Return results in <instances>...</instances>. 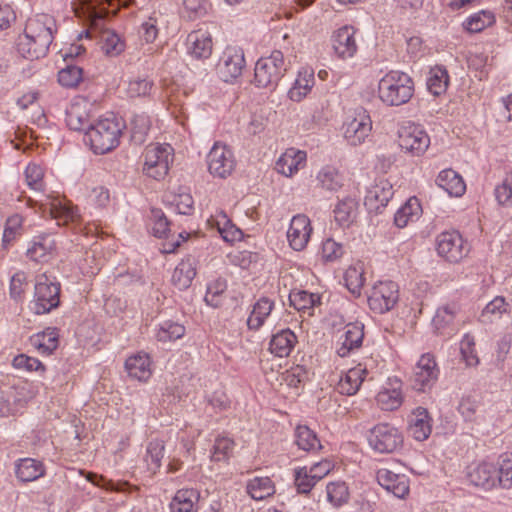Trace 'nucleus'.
Masks as SVG:
<instances>
[{
	"instance_id": "nucleus-1",
	"label": "nucleus",
	"mask_w": 512,
	"mask_h": 512,
	"mask_svg": "<svg viewBox=\"0 0 512 512\" xmlns=\"http://www.w3.org/2000/svg\"><path fill=\"white\" fill-rule=\"evenodd\" d=\"M468 482L484 491L508 490L512 487V453L502 454L497 463L482 461L470 465L466 474Z\"/></svg>"
},
{
	"instance_id": "nucleus-2",
	"label": "nucleus",
	"mask_w": 512,
	"mask_h": 512,
	"mask_svg": "<svg viewBox=\"0 0 512 512\" xmlns=\"http://www.w3.org/2000/svg\"><path fill=\"white\" fill-rule=\"evenodd\" d=\"M124 123L114 115L100 118L86 130L84 141L95 154H105L120 143Z\"/></svg>"
},
{
	"instance_id": "nucleus-3",
	"label": "nucleus",
	"mask_w": 512,
	"mask_h": 512,
	"mask_svg": "<svg viewBox=\"0 0 512 512\" xmlns=\"http://www.w3.org/2000/svg\"><path fill=\"white\" fill-rule=\"evenodd\" d=\"M378 97L387 106H401L414 94V82L405 72L391 70L378 83Z\"/></svg>"
},
{
	"instance_id": "nucleus-4",
	"label": "nucleus",
	"mask_w": 512,
	"mask_h": 512,
	"mask_svg": "<svg viewBox=\"0 0 512 512\" xmlns=\"http://www.w3.org/2000/svg\"><path fill=\"white\" fill-rule=\"evenodd\" d=\"M366 439L369 447L379 454H392L399 452L404 446L402 431L388 422L374 425L367 432Z\"/></svg>"
},
{
	"instance_id": "nucleus-5",
	"label": "nucleus",
	"mask_w": 512,
	"mask_h": 512,
	"mask_svg": "<svg viewBox=\"0 0 512 512\" xmlns=\"http://www.w3.org/2000/svg\"><path fill=\"white\" fill-rule=\"evenodd\" d=\"M379 361L373 356H367L356 366L350 368L342 375L337 383V390L343 395H355L362 383L366 380L372 381L378 373Z\"/></svg>"
},
{
	"instance_id": "nucleus-6",
	"label": "nucleus",
	"mask_w": 512,
	"mask_h": 512,
	"mask_svg": "<svg viewBox=\"0 0 512 512\" xmlns=\"http://www.w3.org/2000/svg\"><path fill=\"white\" fill-rule=\"evenodd\" d=\"M143 173L155 180L163 179L173 162L174 149L169 144H149L143 152Z\"/></svg>"
},
{
	"instance_id": "nucleus-7",
	"label": "nucleus",
	"mask_w": 512,
	"mask_h": 512,
	"mask_svg": "<svg viewBox=\"0 0 512 512\" xmlns=\"http://www.w3.org/2000/svg\"><path fill=\"white\" fill-rule=\"evenodd\" d=\"M284 55L274 50L267 57H261L255 64L254 81L258 87H275L286 72Z\"/></svg>"
},
{
	"instance_id": "nucleus-8",
	"label": "nucleus",
	"mask_w": 512,
	"mask_h": 512,
	"mask_svg": "<svg viewBox=\"0 0 512 512\" xmlns=\"http://www.w3.org/2000/svg\"><path fill=\"white\" fill-rule=\"evenodd\" d=\"M60 303V284L52 281L46 274L37 276L32 310L45 314L58 307Z\"/></svg>"
},
{
	"instance_id": "nucleus-9",
	"label": "nucleus",
	"mask_w": 512,
	"mask_h": 512,
	"mask_svg": "<svg viewBox=\"0 0 512 512\" xmlns=\"http://www.w3.org/2000/svg\"><path fill=\"white\" fill-rule=\"evenodd\" d=\"M398 144L403 152L419 157L429 148L430 137L422 126L408 122L398 130Z\"/></svg>"
},
{
	"instance_id": "nucleus-10",
	"label": "nucleus",
	"mask_w": 512,
	"mask_h": 512,
	"mask_svg": "<svg viewBox=\"0 0 512 512\" xmlns=\"http://www.w3.org/2000/svg\"><path fill=\"white\" fill-rule=\"evenodd\" d=\"M436 250L440 257L448 262L458 263L470 251L469 244L458 231H445L436 238Z\"/></svg>"
},
{
	"instance_id": "nucleus-11",
	"label": "nucleus",
	"mask_w": 512,
	"mask_h": 512,
	"mask_svg": "<svg viewBox=\"0 0 512 512\" xmlns=\"http://www.w3.org/2000/svg\"><path fill=\"white\" fill-rule=\"evenodd\" d=\"M207 165L212 176L225 179L234 171L236 160L229 146L215 142L207 155Z\"/></svg>"
},
{
	"instance_id": "nucleus-12",
	"label": "nucleus",
	"mask_w": 512,
	"mask_h": 512,
	"mask_svg": "<svg viewBox=\"0 0 512 512\" xmlns=\"http://www.w3.org/2000/svg\"><path fill=\"white\" fill-rule=\"evenodd\" d=\"M399 299V287L393 281H379L374 284L368 295V305L376 313L391 310Z\"/></svg>"
},
{
	"instance_id": "nucleus-13",
	"label": "nucleus",
	"mask_w": 512,
	"mask_h": 512,
	"mask_svg": "<svg viewBox=\"0 0 512 512\" xmlns=\"http://www.w3.org/2000/svg\"><path fill=\"white\" fill-rule=\"evenodd\" d=\"M245 67L244 52L239 47L229 46L224 51L217 65L218 73L225 82L238 78Z\"/></svg>"
},
{
	"instance_id": "nucleus-14",
	"label": "nucleus",
	"mask_w": 512,
	"mask_h": 512,
	"mask_svg": "<svg viewBox=\"0 0 512 512\" xmlns=\"http://www.w3.org/2000/svg\"><path fill=\"white\" fill-rule=\"evenodd\" d=\"M439 370L433 355L423 354L417 362L412 376V386L417 391L431 388L438 378Z\"/></svg>"
},
{
	"instance_id": "nucleus-15",
	"label": "nucleus",
	"mask_w": 512,
	"mask_h": 512,
	"mask_svg": "<svg viewBox=\"0 0 512 512\" xmlns=\"http://www.w3.org/2000/svg\"><path fill=\"white\" fill-rule=\"evenodd\" d=\"M372 130V121L364 109L357 110L355 116L344 125V137L351 145H359L365 141Z\"/></svg>"
},
{
	"instance_id": "nucleus-16",
	"label": "nucleus",
	"mask_w": 512,
	"mask_h": 512,
	"mask_svg": "<svg viewBox=\"0 0 512 512\" xmlns=\"http://www.w3.org/2000/svg\"><path fill=\"white\" fill-rule=\"evenodd\" d=\"M313 228L311 221L305 214H297L291 219L287 239L290 247L295 251L304 250L310 240Z\"/></svg>"
},
{
	"instance_id": "nucleus-17",
	"label": "nucleus",
	"mask_w": 512,
	"mask_h": 512,
	"mask_svg": "<svg viewBox=\"0 0 512 512\" xmlns=\"http://www.w3.org/2000/svg\"><path fill=\"white\" fill-rule=\"evenodd\" d=\"M55 30L56 23L52 16L37 14L35 17L28 19L24 32L28 33L30 37L38 38V44L42 49L44 45H51Z\"/></svg>"
},
{
	"instance_id": "nucleus-18",
	"label": "nucleus",
	"mask_w": 512,
	"mask_h": 512,
	"mask_svg": "<svg viewBox=\"0 0 512 512\" xmlns=\"http://www.w3.org/2000/svg\"><path fill=\"white\" fill-rule=\"evenodd\" d=\"M90 103L84 98H75L66 110V124L74 131H85L91 123Z\"/></svg>"
},
{
	"instance_id": "nucleus-19",
	"label": "nucleus",
	"mask_w": 512,
	"mask_h": 512,
	"mask_svg": "<svg viewBox=\"0 0 512 512\" xmlns=\"http://www.w3.org/2000/svg\"><path fill=\"white\" fill-rule=\"evenodd\" d=\"M41 207L43 212H48L59 226L75 223L79 219L77 209L64 198L49 197L48 201L42 204Z\"/></svg>"
},
{
	"instance_id": "nucleus-20",
	"label": "nucleus",
	"mask_w": 512,
	"mask_h": 512,
	"mask_svg": "<svg viewBox=\"0 0 512 512\" xmlns=\"http://www.w3.org/2000/svg\"><path fill=\"white\" fill-rule=\"evenodd\" d=\"M188 53L195 59H207L213 50V40L209 31L198 29L188 34L186 39Z\"/></svg>"
},
{
	"instance_id": "nucleus-21",
	"label": "nucleus",
	"mask_w": 512,
	"mask_h": 512,
	"mask_svg": "<svg viewBox=\"0 0 512 512\" xmlns=\"http://www.w3.org/2000/svg\"><path fill=\"white\" fill-rule=\"evenodd\" d=\"M376 478L385 490L398 498H404L409 493V480L404 474L381 468L377 471Z\"/></svg>"
},
{
	"instance_id": "nucleus-22",
	"label": "nucleus",
	"mask_w": 512,
	"mask_h": 512,
	"mask_svg": "<svg viewBox=\"0 0 512 512\" xmlns=\"http://www.w3.org/2000/svg\"><path fill=\"white\" fill-rule=\"evenodd\" d=\"M306 160L305 151L288 148L276 161L275 170L286 177H292L305 166Z\"/></svg>"
},
{
	"instance_id": "nucleus-23",
	"label": "nucleus",
	"mask_w": 512,
	"mask_h": 512,
	"mask_svg": "<svg viewBox=\"0 0 512 512\" xmlns=\"http://www.w3.org/2000/svg\"><path fill=\"white\" fill-rule=\"evenodd\" d=\"M332 46L339 58H351L357 52L355 31L351 26H344L333 33Z\"/></svg>"
},
{
	"instance_id": "nucleus-24",
	"label": "nucleus",
	"mask_w": 512,
	"mask_h": 512,
	"mask_svg": "<svg viewBox=\"0 0 512 512\" xmlns=\"http://www.w3.org/2000/svg\"><path fill=\"white\" fill-rule=\"evenodd\" d=\"M408 432L417 441L428 439L432 432V418L426 408L417 407L408 419Z\"/></svg>"
},
{
	"instance_id": "nucleus-25",
	"label": "nucleus",
	"mask_w": 512,
	"mask_h": 512,
	"mask_svg": "<svg viewBox=\"0 0 512 512\" xmlns=\"http://www.w3.org/2000/svg\"><path fill=\"white\" fill-rule=\"evenodd\" d=\"M151 366L150 356L143 352L131 355L125 361V369L128 375L141 382H146L151 377Z\"/></svg>"
},
{
	"instance_id": "nucleus-26",
	"label": "nucleus",
	"mask_w": 512,
	"mask_h": 512,
	"mask_svg": "<svg viewBox=\"0 0 512 512\" xmlns=\"http://www.w3.org/2000/svg\"><path fill=\"white\" fill-rule=\"evenodd\" d=\"M403 399L401 382L397 379L391 380L376 396L378 406L384 411L398 409L402 405Z\"/></svg>"
},
{
	"instance_id": "nucleus-27",
	"label": "nucleus",
	"mask_w": 512,
	"mask_h": 512,
	"mask_svg": "<svg viewBox=\"0 0 512 512\" xmlns=\"http://www.w3.org/2000/svg\"><path fill=\"white\" fill-rule=\"evenodd\" d=\"M343 342L337 349L340 357H346L351 351L361 346L364 338V325L359 322L349 323L344 327Z\"/></svg>"
},
{
	"instance_id": "nucleus-28",
	"label": "nucleus",
	"mask_w": 512,
	"mask_h": 512,
	"mask_svg": "<svg viewBox=\"0 0 512 512\" xmlns=\"http://www.w3.org/2000/svg\"><path fill=\"white\" fill-rule=\"evenodd\" d=\"M199 499L200 492L197 489H179L169 504L170 512H196V504Z\"/></svg>"
},
{
	"instance_id": "nucleus-29",
	"label": "nucleus",
	"mask_w": 512,
	"mask_h": 512,
	"mask_svg": "<svg viewBox=\"0 0 512 512\" xmlns=\"http://www.w3.org/2000/svg\"><path fill=\"white\" fill-rule=\"evenodd\" d=\"M196 276V261L189 256L181 260L175 267L172 274V284L179 290H185L190 287Z\"/></svg>"
},
{
	"instance_id": "nucleus-30",
	"label": "nucleus",
	"mask_w": 512,
	"mask_h": 512,
	"mask_svg": "<svg viewBox=\"0 0 512 512\" xmlns=\"http://www.w3.org/2000/svg\"><path fill=\"white\" fill-rule=\"evenodd\" d=\"M54 253L55 241L48 235L36 237L27 249V256L35 262H48Z\"/></svg>"
},
{
	"instance_id": "nucleus-31",
	"label": "nucleus",
	"mask_w": 512,
	"mask_h": 512,
	"mask_svg": "<svg viewBox=\"0 0 512 512\" xmlns=\"http://www.w3.org/2000/svg\"><path fill=\"white\" fill-rule=\"evenodd\" d=\"M436 183L450 196L454 197L462 196L466 190L463 178L452 169L442 170L436 178Z\"/></svg>"
},
{
	"instance_id": "nucleus-32",
	"label": "nucleus",
	"mask_w": 512,
	"mask_h": 512,
	"mask_svg": "<svg viewBox=\"0 0 512 512\" xmlns=\"http://www.w3.org/2000/svg\"><path fill=\"white\" fill-rule=\"evenodd\" d=\"M315 84L314 72L304 69L299 71L293 86L288 91V97L294 102L302 101L312 90Z\"/></svg>"
},
{
	"instance_id": "nucleus-33",
	"label": "nucleus",
	"mask_w": 512,
	"mask_h": 512,
	"mask_svg": "<svg viewBox=\"0 0 512 512\" xmlns=\"http://www.w3.org/2000/svg\"><path fill=\"white\" fill-rule=\"evenodd\" d=\"M297 343V337L290 329H283L273 335L269 349L272 354L278 357H287Z\"/></svg>"
},
{
	"instance_id": "nucleus-34",
	"label": "nucleus",
	"mask_w": 512,
	"mask_h": 512,
	"mask_svg": "<svg viewBox=\"0 0 512 512\" xmlns=\"http://www.w3.org/2000/svg\"><path fill=\"white\" fill-rule=\"evenodd\" d=\"M30 343L39 354L50 355L58 347L59 333L55 328H47L31 336Z\"/></svg>"
},
{
	"instance_id": "nucleus-35",
	"label": "nucleus",
	"mask_w": 512,
	"mask_h": 512,
	"mask_svg": "<svg viewBox=\"0 0 512 512\" xmlns=\"http://www.w3.org/2000/svg\"><path fill=\"white\" fill-rule=\"evenodd\" d=\"M45 467L41 461L24 458L16 465V476L22 482H32L44 476Z\"/></svg>"
},
{
	"instance_id": "nucleus-36",
	"label": "nucleus",
	"mask_w": 512,
	"mask_h": 512,
	"mask_svg": "<svg viewBox=\"0 0 512 512\" xmlns=\"http://www.w3.org/2000/svg\"><path fill=\"white\" fill-rule=\"evenodd\" d=\"M365 280V267L361 261L350 265L344 273L345 286L355 297L361 295Z\"/></svg>"
},
{
	"instance_id": "nucleus-37",
	"label": "nucleus",
	"mask_w": 512,
	"mask_h": 512,
	"mask_svg": "<svg viewBox=\"0 0 512 512\" xmlns=\"http://www.w3.org/2000/svg\"><path fill=\"white\" fill-rule=\"evenodd\" d=\"M458 309L455 305H445L439 307L432 319V325L435 331L441 335H449L452 331V325Z\"/></svg>"
},
{
	"instance_id": "nucleus-38",
	"label": "nucleus",
	"mask_w": 512,
	"mask_h": 512,
	"mask_svg": "<svg viewBox=\"0 0 512 512\" xmlns=\"http://www.w3.org/2000/svg\"><path fill=\"white\" fill-rule=\"evenodd\" d=\"M38 38L30 37V35L24 32L23 35L19 36L17 43L18 52L26 59H39L45 56L48 52L50 45H44L41 49L39 46Z\"/></svg>"
},
{
	"instance_id": "nucleus-39",
	"label": "nucleus",
	"mask_w": 512,
	"mask_h": 512,
	"mask_svg": "<svg viewBox=\"0 0 512 512\" xmlns=\"http://www.w3.org/2000/svg\"><path fill=\"white\" fill-rule=\"evenodd\" d=\"M358 203L351 197L338 202L334 209L335 221L342 227H349L356 219Z\"/></svg>"
},
{
	"instance_id": "nucleus-40",
	"label": "nucleus",
	"mask_w": 512,
	"mask_h": 512,
	"mask_svg": "<svg viewBox=\"0 0 512 512\" xmlns=\"http://www.w3.org/2000/svg\"><path fill=\"white\" fill-rule=\"evenodd\" d=\"M421 213L422 208L419 200L416 197H411L395 213V225L399 228H404L409 222H413L418 219Z\"/></svg>"
},
{
	"instance_id": "nucleus-41",
	"label": "nucleus",
	"mask_w": 512,
	"mask_h": 512,
	"mask_svg": "<svg viewBox=\"0 0 512 512\" xmlns=\"http://www.w3.org/2000/svg\"><path fill=\"white\" fill-rule=\"evenodd\" d=\"M295 443L306 452H316L322 448L316 433L306 425H298L295 429Z\"/></svg>"
},
{
	"instance_id": "nucleus-42",
	"label": "nucleus",
	"mask_w": 512,
	"mask_h": 512,
	"mask_svg": "<svg viewBox=\"0 0 512 512\" xmlns=\"http://www.w3.org/2000/svg\"><path fill=\"white\" fill-rule=\"evenodd\" d=\"M274 303L268 298L259 299L247 319V326L251 330H258L272 312Z\"/></svg>"
},
{
	"instance_id": "nucleus-43",
	"label": "nucleus",
	"mask_w": 512,
	"mask_h": 512,
	"mask_svg": "<svg viewBox=\"0 0 512 512\" xmlns=\"http://www.w3.org/2000/svg\"><path fill=\"white\" fill-rule=\"evenodd\" d=\"M100 47L108 57H116L125 50V42L112 30H103L100 35Z\"/></svg>"
},
{
	"instance_id": "nucleus-44",
	"label": "nucleus",
	"mask_w": 512,
	"mask_h": 512,
	"mask_svg": "<svg viewBox=\"0 0 512 512\" xmlns=\"http://www.w3.org/2000/svg\"><path fill=\"white\" fill-rule=\"evenodd\" d=\"M247 493L254 500H263L275 493V486L269 477H254L247 483Z\"/></svg>"
},
{
	"instance_id": "nucleus-45",
	"label": "nucleus",
	"mask_w": 512,
	"mask_h": 512,
	"mask_svg": "<svg viewBox=\"0 0 512 512\" xmlns=\"http://www.w3.org/2000/svg\"><path fill=\"white\" fill-rule=\"evenodd\" d=\"M449 83L448 72L444 67L435 66L430 69L427 78V88L434 96L443 94Z\"/></svg>"
},
{
	"instance_id": "nucleus-46",
	"label": "nucleus",
	"mask_w": 512,
	"mask_h": 512,
	"mask_svg": "<svg viewBox=\"0 0 512 512\" xmlns=\"http://www.w3.org/2000/svg\"><path fill=\"white\" fill-rule=\"evenodd\" d=\"M210 3L208 0H183L180 14L183 18L194 21L208 14Z\"/></svg>"
},
{
	"instance_id": "nucleus-47",
	"label": "nucleus",
	"mask_w": 512,
	"mask_h": 512,
	"mask_svg": "<svg viewBox=\"0 0 512 512\" xmlns=\"http://www.w3.org/2000/svg\"><path fill=\"white\" fill-rule=\"evenodd\" d=\"M320 186L329 191H337L343 185V177L333 166L323 167L317 174Z\"/></svg>"
},
{
	"instance_id": "nucleus-48",
	"label": "nucleus",
	"mask_w": 512,
	"mask_h": 512,
	"mask_svg": "<svg viewBox=\"0 0 512 512\" xmlns=\"http://www.w3.org/2000/svg\"><path fill=\"white\" fill-rule=\"evenodd\" d=\"M289 301L296 310L305 312L320 304V297L318 294L297 290L290 292Z\"/></svg>"
},
{
	"instance_id": "nucleus-49",
	"label": "nucleus",
	"mask_w": 512,
	"mask_h": 512,
	"mask_svg": "<svg viewBox=\"0 0 512 512\" xmlns=\"http://www.w3.org/2000/svg\"><path fill=\"white\" fill-rule=\"evenodd\" d=\"M510 305L504 297L497 296L490 301L481 313L482 322H492L499 319L503 314L509 312Z\"/></svg>"
},
{
	"instance_id": "nucleus-50",
	"label": "nucleus",
	"mask_w": 512,
	"mask_h": 512,
	"mask_svg": "<svg viewBox=\"0 0 512 512\" xmlns=\"http://www.w3.org/2000/svg\"><path fill=\"white\" fill-rule=\"evenodd\" d=\"M164 442L159 439L152 440L148 443L146 449L145 461L148 469L155 473L161 467V461L164 457Z\"/></svg>"
},
{
	"instance_id": "nucleus-51",
	"label": "nucleus",
	"mask_w": 512,
	"mask_h": 512,
	"mask_svg": "<svg viewBox=\"0 0 512 512\" xmlns=\"http://www.w3.org/2000/svg\"><path fill=\"white\" fill-rule=\"evenodd\" d=\"M392 196V186L387 181H381L368 191L366 201L375 202L376 208H379V206H386Z\"/></svg>"
},
{
	"instance_id": "nucleus-52",
	"label": "nucleus",
	"mask_w": 512,
	"mask_h": 512,
	"mask_svg": "<svg viewBox=\"0 0 512 512\" xmlns=\"http://www.w3.org/2000/svg\"><path fill=\"white\" fill-rule=\"evenodd\" d=\"M494 196L500 206L512 207V171L507 172L502 181L495 186Z\"/></svg>"
},
{
	"instance_id": "nucleus-53",
	"label": "nucleus",
	"mask_w": 512,
	"mask_h": 512,
	"mask_svg": "<svg viewBox=\"0 0 512 512\" xmlns=\"http://www.w3.org/2000/svg\"><path fill=\"white\" fill-rule=\"evenodd\" d=\"M154 88V83L148 78L136 77L129 80L126 94L129 98L148 97Z\"/></svg>"
},
{
	"instance_id": "nucleus-54",
	"label": "nucleus",
	"mask_w": 512,
	"mask_h": 512,
	"mask_svg": "<svg viewBox=\"0 0 512 512\" xmlns=\"http://www.w3.org/2000/svg\"><path fill=\"white\" fill-rule=\"evenodd\" d=\"M235 443L233 439L226 436H219L215 439L211 460L215 462L227 461L234 450Z\"/></svg>"
},
{
	"instance_id": "nucleus-55",
	"label": "nucleus",
	"mask_w": 512,
	"mask_h": 512,
	"mask_svg": "<svg viewBox=\"0 0 512 512\" xmlns=\"http://www.w3.org/2000/svg\"><path fill=\"white\" fill-rule=\"evenodd\" d=\"M327 498L334 506L339 507L347 503L349 499V489L345 482H331L326 487Z\"/></svg>"
},
{
	"instance_id": "nucleus-56",
	"label": "nucleus",
	"mask_w": 512,
	"mask_h": 512,
	"mask_svg": "<svg viewBox=\"0 0 512 512\" xmlns=\"http://www.w3.org/2000/svg\"><path fill=\"white\" fill-rule=\"evenodd\" d=\"M227 289L226 281L216 279L208 284L204 301L207 305L217 308L222 304V295Z\"/></svg>"
},
{
	"instance_id": "nucleus-57",
	"label": "nucleus",
	"mask_w": 512,
	"mask_h": 512,
	"mask_svg": "<svg viewBox=\"0 0 512 512\" xmlns=\"http://www.w3.org/2000/svg\"><path fill=\"white\" fill-rule=\"evenodd\" d=\"M185 334V327L181 324L166 321L158 329L156 338L158 341L167 342L174 341Z\"/></svg>"
},
{
	"instance_id": "nucleus-58",
	"label": "nucleus",
	"mask_w": 512,
	"mask_h": 512,
	"mask_svg": "<svg viewBox=\"0 0 512 512\" xmlns=\"http://www.w3.org/2000/svg\"><path fill=\"white\" fill-rule=\"evenodd\" d=\"M345 248L342 243L327 238L321 245V257L324 262H335L342 258Z\"/></svg>"
},
{
	"instance_id": "nucleus-59",
	"label": "nucleus",
	"mask_w": 512,
	"mask_h": 512,
	"mask_svg": "<svg viewBox=\"0 0 512 512\" xmlns=\"http://www.w3.org/2000/svg\"><path fill=\"white\" fill-rule=\"evenodd\" d=\"M82 80V69L69 65L58 72V82L66 88H75Z\"/></svg>"
},
{
	"instance_id": "nucleus-60",
	"label": "nucleus",
	"mask_w": 512,
	"mask_h": 512,
	"mask_svg": "<svg viewBox=\"0 0 512 512\" xmlns=\"http://www.w3.org/2000/svg\"><path fill=\"white\" fill-rule=\"evenodd\" d=\"M494 15L490 12L481 11L469 17L465 22V28L469 32H480L494 23Z\"/></svg>"
},
{
	"instance_id": "nucleus-61",
	"label": "nucleus",
	"mask_w": 512,
	"mask_h": 512,
	"mask_svg": "<svg viewBox=\"0 0 512 512\" xmlns=\"http://www.w3.org/2000/svg\"><path fill=\"white\" fill-rule=\"evenodd\" d=\"M310 476H312V473H309V469L306 466L295 469L294 481L299 493H309L318 482Z\"/></svg>"
},
{
	"instance_id": "nucleus-62",
	"label": "nucleus",
	"mask_w": 512,
	"mask_h": 512,
	"mask_svg": "<svg viewBox=\"0 0 512 512\" xmlns=\"http://www.w3.org/2000/svg\"><path fill=\"white\" fill-rule=\"evenodd\" d=\"M460 351L467 366L474 367L479 364V358L475 350V340L473 336L469 334L464 335L460 342Z\"/></svg>"
},
{
	"instance_id": "nucleus-63",
	"label": "nucleus",
	"mask_w": 512,
	"mask_h": 512,
	"mask_svg": "<svg viewBox=\"0 0 512 512\" xmlns=\"http://www.w3.org/2000/svg\"><path fill=\"white\" fill-rule=\"evenodd\" d=\"M44 170L43 168L35 163H30L25 169V178L27 185L35 191L44 190Z\"/></svg>"
},
{
	"instance_id": "nucleus-64",
	"label": "nucleus",
	"mask_w": 512,
	"mask_h": 512,
	"mask_svg": "<svg viewBox=\"0 0 512 512\" xmlns=\"http://www.w3.org/2000/svg\"><path fill=\"white\" fill-rule=\"evenodd\" d=\"M24 218L20 214H13L7 218L3 233V241L11 242L23 233Z\"/></svg>"
}]
</instances>
